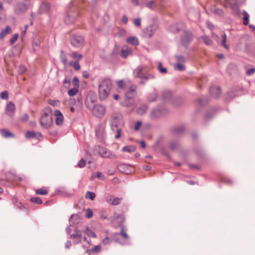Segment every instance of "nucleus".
Listing matches in <instances>:
<instances>
[{"instance_id": "1", "label": "nucleus", "mask_w": 255, "mask_h": 255, "mask_svg": "<svg viewBox=\"0 0 255 255\" xmlns=\"http://www.w3.org/2000/svg\"><path fill=\"white\" fill-rule=\"evenodd\" d=\"M110 125L113 131L117 132L115 138H119L121 136V128L124 126L122 116L119 114H113L110 120Z\"/></svg>"}, {"instance_id": "2", "label": "nucleus", "mask_w": 255, "mask_h": 255, "mask_svg": "<svg viewBox=\"0 0 255 255\" xmlns=\"http://www.w3.org/2000/svg\"><path fill=\"white\" fill-rule=\"evenodd\" d=\"M112 86V82L109 79H105L101 81L98 88L99 98L101 101H104L109 97Z\"/></svg>"}, {"instance_id": "3", "label": "nucleus", "mask_w": 255, "mask_h": 255, "mask_svg": "<svg viewBox=\"0 0 255 255\" xmlns=\"http://www.w3.org/2000/svg\"><path fill=\"white\" fill-rule=\"evenodd\" d=\"M137 86L135 85H132L130 86L129 89L125 94V99L121 103V105L125 107H129L133 104L132 99L136 95Z\"/></svg>"}, {"instance_id": "4", "label": "nucleus", "mask_w": 255, "mask_h": 255, "mask_svg": "<svg viewBox=\"0 0 255 255\" xmlns=\"http://www.w3.org/2000/svg\"><path fill=\"white\" fill-rule=\"evenodd\" d=\"M41 126L45 128H49L53 123V118L51 114L44 113L40 120Z\"/></svg>"}, {"instance_id": "5", "label": "nucleus", "mask_w": 255, "mask_h": 255, "mask_svg": "<svg viewBox=\"0 0 255 255\" xmlns=\"http://www.w3.org/2000/svg\"><path fill=\"white\" fill-rule=\"evenodd\" d=\"M93 114L96 117L99 118H102L106 113V108L105 106L98 104L95 105L92 109Z\"/></svg>"}, {"instance_id": "6", "label": "nucleus", "mask_w": 255, "mask_h": 255, "mask_svg": "<svg viewBox=\"0 0 255 255\" xmlns=\"http://www.w3.org/2000/svg\"><path fill=\"white\" fill-rule=\"evenodd\" d=\"M98 148V154L101 157L111 159H114L116 157L114 153L106 148L104 147H99Z\"/></svg>"}, {"instance_id": "7", "label": "nucleus", "mask_w": 255, "mask_h": 255, "mask_svg": "<svg viewBox=\"0 0 255 255\" xmlns=\"http://www.w3.org/2000/svg\"><path fill=\"white\" fill-rule=\"evenodd\" d=\"M30 4L24 2L17 3L14 7V12L17 14H21L24 13L29 7Z\"/></svg>"}, {"instance_id": "8", "label": "nucleus", "mask_w": 255, "mask_h": 255, "mask_svg": "<svg viewBox=\"0 0 255 255\" xmlns=\"http://www.w3.org/2000/svg\"><path fill=\"white\" fill-rule=\"evenodd\" d=\"M70 42L73 46L79 47L83 44L84 39L80 35H72L70 38Z\"/></svg>"}, {"instance_id": "9", "label": "nucleus", "mask_w": 255, "mask_h": 255, "mask_svg": "<svg viewBox=\"0 0 255 255\" xmlns=\"http://www.w3.org/2000/svg\"><path fill=\"white\" fill-rule=\"evenodd\" d=\"M110 220L113 224H115L117 226H122L124 222L123 215L118 213H115L113 216L111 217Z\"/></svg>"}, {"instance_id": "10", "label": "nucleus", "mask_w": 255, "mask_h": 255, "mask_svg": "<svg viewBox=\"0 0 255 255\" xmlns=\"http://www.w3.org/2000/svg\"><path fill=\"white\" fill-rule=\"evenodd\" d=\"M155 78V76L152 73H146L140 79L138 82L139 85H145L148 81L152 80Z\"/></svg>"}, {"instance_id": "11", "label": "nucleus", "mask_w": 255, "mask_h": 255, "mask_svg": "<svg viewBox=\"0 0 255 255\" xmlns=\"http://www.w3.org/2000/svg\"><path fill=\"white\" fill-rule=\"evenodd\" d=\"M70 238L74 240L73 243L74 244H78L80 243L82 239L81 231L78 229H75L74 233L71 235Z\"/></svg>"}, {"instance_id": "12", "label": "nucleus", "mask_w": 255, "mask_h": 255, "mask_svg": "<svg viewBox=\"0 0 255 255\" xmlns=\"http://www.w3.org/2000/svg\"><path fill=\"white\" fill-rule=\"evenodd\" d=\"M156 28L153 25L147 26L143 30V35L145 38L151 37L154 33Z\"/></svg>"}, {"instance_id": "13", "label": "nucleus", "mask_w": 255, "mask_h": 255, "mask_svg": "<svg viewBox=\"0 0 255 255\" xmlns=\"http://www.w3.org/2000/svg\"><path fill=\"white\" fill-rule=\"evenodd\" d=\"M212 36L222 46H223L224 47H225L226 49H229V47L226 44L227 36H226V34L225 33H224L222 35V40L221 41H219L220 37H219V36L217 34L213 33Z\"/></svg>"}, {"instance_id": "14", "label": "nucleus", "mask_w": 255, "mask_h": 255, "mask_svg": "<svg viewBox=\"0 0 255 255\" xmlns=\"http://www.w3.org/2000/svg\"><path fill=\"white\" fill-rule=\"evenodd\" d=\"M54 116L55 117V123L57 126H62L63 124L64 117L61 112L59 110L54 111Z\"/></svg>"}, {"instance_id": "15", "label": "nucleus", "mask_w": 255, "mask_h": 255, "mask_svg": "<svg viewBox=\"0 0 255 255\" xmlns=\"http://www.w3.org/2000/svg\"><path fill=\"white\" fill-rule=\"evenodd\" d=\"M118 168L120 172L125 174H129L132 171L131 167L125 163L119 164Z\"/></svg>"}, {"instance_id": "16", "label": "nucleus", "mask_w": 255, "mask_h": 255, "mask_svg": "<svg viewBox=\"0 0 255 255\" xmlns=\"http://www.w3.org/2000/svg\"><path fill=\"white\" fill-rule=\"evenodd\" d=\"M193 38V35L191 32L185 31L183 37L181 38V43L183 45L186 46L189 42L191 41Z\"/></svg>"}, {"instance_id": "17", "label": "nucleus", "mask_w": 255, "mask_h": 255, "mask_svg": "<svg viewBox=\"0 0 255 255\" xmlns=\"http://www.w3.org/2000/svg\"><path fill=\"white\" fill-rule=\"evenodd\" d=\"M144 71V67L142 66H138L133 71V76L135 78H139L140 79L141 77L143 75Z\"/></svg>"}, {"instance_id": "18", "label": "nucleus", "mask_w": 255, "mask_h": 255, "mask_svg": "<svg viewBox=\"0 0 255 255\" xmlns=\"http://www.w3.org/2000/svg\"><path fill=\"white\" fill-rule=\"evenodd\" d=\"M158 92L157 90L153 89V91L148 93L146 95V99L148 101L152 102L155 101L157 97Z\"/></svg>"}, {"instance_id": "19", "label": "nucleus", "mask_w": 255, "mask_h": 255, "mask_svg": "<svg viewBox=\"0 0 255 255\" xmlns=\"http://www.w3.org/2000/svg\"><path fill=\"white\" fill-rule=\"evenodd\" d=\"M107 202L112 205H118L120 204L121 202V198L118 197H114L112 196H109L106 199Z\"/></svg>"}, {"instance_id": "20", "label": "nucleus", "mask_w": 255, "mask_h": 255, "mask_svg": "<svg viewBox=\"0 0 255 255\" xmlns=\"http://www.w3.org/2000/svg\"><path fill=\"white\" fill-rule=\"evenodd\" d=\"M132 53L131 49L127 46L122 47L121 51V56L124 58H126L129 55Z\"/></svg>"}, {"instance_id": "21", "label": "nucleus", "mask_w": 255, "mask_h": 255, "mask_svg": "<svg viewBox=\"0 0 255 255\" xmlns=\"http://www.w3.org/2000/svg\"><path fill=\"white\" fill-rule=\"evenodd\" d=\"M81 221V218L77 214L72 215L69 219L70 226L76 225Z\"/></svg>"}, {"instance_id": "22", "label": "nucleus", "mask_w": 255, "mask_h": 255, "mask_svg": "<svg viewBox=\"0 0 255 255\" xmlns=\"http://www.w3.org/2000/svg\"><path fill=\"white\" fill-rule=\"evenodd\" d=\"M148 109V106L145 104H141L136 109V113L138 115H142L145 114Z\"/></svg>"}, {"instance_id": "23", "label": "nucleus", "mask_w": 255, "mask_h": 255, "mask_svg": "<svg viewBox=\"0 0 255 255\" xmlns=\"http://www.w3.org/2000/svg\"><path fill=\"white\" fill-rule=\"evenodd\" d=\"M25 136L26 138H36V137H40L42 136V134L40 132H38L36 133L33 131H28L26 132L25 134Z\"/></svg>"}, {"instance_id": "24", "label": "nucleus", "mask_w": 255, "mask_h": 255, "mask_svg": "<svg viewBox=\"0 0 255 255\" xmlns=\"http://www.w3.org/2000/svg\"><path fill=\"white\" fill-rule=\"evenodd\" d=\"M211 95L215 98H218L221 94V90L218 87H212L210 89Z\"/></svg>"}, {"instance_id": "25", "label": "nucleus", "mask_w": 255, "mask_h": 255, "mask_svg": "<svg viewBox=\"0 0 255 255\" xmlns=\"http://www.w3.org/2000/svg\"><path fill=\"white\" fill-rule=\"evenodd\" d=\"M0 133L4 138L13 137L14 136L12 132L6 129H1L0 130Z\"/></svg>"}, {"instance_id": "26", "label": "nucleus", "mask_w": 255, "mask_h": 255, "mask_svg": "<svg viewBox=\"0 0 255 255\" xmlns=\"http://www.w3.org/2000/svg\"><path fill=\"white\" fill-rule=\"evenodd\" d=\"M127 42L133 45H137L139 44L138 40L135 36H130L127 38Z\"/></svg>"}, {"instance_id": "27", "label": "nucleus", "mask_w": 255, "mask_h": 255, "mask_svg": "<svg viewBox=\"0 0 255 255\" xmlns=\"http://www.w3.org/2000/svg\"><path fill=\"white\" fill-rule=\"evenodd\" d=\"M161 115V112L159 109H155L152 110L150 114V118L155 119L159 117Z\"/></svg>"}, {"instance_id": "28", "label": "nucleus", "mask_w": 255, "mask_h": 255, "mask_svg": "<svg viewBox=\"0 0 255 255\" xmlns=\"http://www.w3.org/2000/svg\"><path fill=\"white\" fill-rule=\"evenodd\" d=\"M11 29L8 25L6 26L4 29H2L0 32V38H3L7 34L11 33Z\"/></svg>"}, {"instance_id": "29", "label": "nucleus", "mask_w": 255, "mask_h": 255, "mask_svg": "<svg viewBox=\"0 0 255 255\" xmlns=\"http://www.w3.org/2000/svg\"><path fill=\"white\" fill-rule=\"evenodd\" d=\"M49 9V4L47 2H43L40 6L39 12L40 13L47 11Z\"/></svg>"}, {"instance_id": "30", "label": "nucleus", "mask_w": 255, "mask_h": 255, "mask_svg": "<svg viewBox=\"0 0 255 255\" xmlns=\"http://www.w3.org/2000/svg\"><path fill=\"white\" fill-rule=\"evenodd\" d=\"M15 105L12 102H9L6 106V110L8 112H11L14 113L15 112Z\"/></svg>"}, {"instance_id": "31", "label": "nucleus", "mask_w": 255, "mask_h": 255, "mask_svg": "<svg viewBox=\"0 0 255 255\" xmlns=\"http://www.w3.org/2000/svg\"><path fill=\"white\" fill-rule=\"evenodd\" d=\"M136 149V148L133 145H128V146H124L123 149L122 151L124 152H132L135 151Z\"/></svg>"}, {"instance_id": "32", "label": "nucleus", "mask_w": 255, "mask_h": 255, "mask_svg": "<svg viewBox=\"0 0 255 255\" xmlns=\"http://www.w3.org/2000/svg\"><path fill=\"white\" fill-rule=\"evenodd\" d=\"M174 69L175 70L183 71L185 69V67L183 63H177L174 65Z\"/></svg>"}, {"instance_id": "33", "label": "nucleus", "mask_w": 255, "mask_h": 255, "mask_svg": "<svg viewBox=\"0 0 255 255\" xmlns=\"http://www.w3.org/2000/svg\"><path fill=\"white\" fill-rule=\"evenodd\" d=\"M243 13V15H244L243 23L245 25H247L249 24V16H250L249 14L246 10H244Z\"/></svg>"}, {"instance_id": "34", "label": "nucleus", "mask_w": 255, "mask_h": 255, "mask_svg": "<svg viewBox=\"0 0 255 255\" xmlns=\"http://www.w3.org/2000/svg\"><path fill=\"white\" fill-rule=\"evenodd\" d=\"M78 87L75 86L74 88L70 89L68 92V94L70 96H74L77 94L78 92Z\"/></svg>"}, {"instance_id": "35", "label": "nucleus", "mask_w": 255, "mask_h": 255, "mask_svg": "<svg viewBox=\"0 0 255 255\" xmlns=\"http://www.w3.org/2000/svg\"><path fill=\"white\" fill-rule=\"evenodd\" d=\"M119 234L121 235L125 240H128L129 239V237L128 235L126 233V231L125 230L124 226H122L121 227V231Z\"/></svg>"}, {"instance_id": "36", "label": "nucleus", "mask_w": 255, "mask_h": 255, "mask_svg": "<svg viewBox=\"0 0 255 255\" xmlns=\"http://www.w3.org/2000/svg\"><path fill=\"white\" fill-rule=\"evenodd\" d=\"M201 38L202 39L203 41L207 45H211L212 44V40L209 38V37L207 36H201Z\"/></svg>"}, {"instance_id": "37", "label": "nucleus", "mask_w": 255, "mask_h": 255, "mask_svg": "<svg viewBox=\"0 0 255 255\" xmlns=\"http://www.w3.org/2000/svg\"><path fill=\"white\" fill-rule=\"evenodd\" d=\"M86 233L88 236H91L93 238H96L97 237L96 234L88 226L86 227Z\"/></svg>"}, {"instance_id": "38", "label": "nucleus", "mask_w": 255, "mask_h": 255, "mask_svg": "<svg viewBox=\"0 0 255 255\" xmlns=\"http://www.w3.org/2000/svg\"><path fill=\"white\" fill-rule=\"evenodd\" d=\"M60 59H61V61L62 62V63L64 65H66L67 63V58H66V55L65 54L64 52L62 50L60 52Z\"/></svg>"}, {"instance_id": "39", "label": "nucleus", "mask_w": 255, "mask_h": 255, "mask_svg": "<svg viewBox=\"0 0 255 255\" xmlns=\"http://www.w3.org/2000/svg\"><path fill=\"white\" fill-rule=\"evenodd\" d=\"M172 93L169 90H165L163 92V98L164 99H168L171 97Z\"/></svg>"}, {"instance_id": "40", "label": "nucleus", "mask_w": 255, "mask_h": 255, "mask_svg": "<svg viewBox=\"0 0 255 255\" xmlns=\"http://www.w3.org/2000/svg\"><path fill=\"white\" fill-rule=\"evenodd\" d=\"M70 65L73 66L76 71H78L80 68V65L79 63V61H75V62H70Z\"/></svg>"}, {"instance_id": "41", "label": "nucleus", "mask_w": 255, "mask_h": 255, "mask_svg": "<svg viewBox=\"0 0 255 255\" xmlns=\"http://www.w3.org/2000/svg\"><path fill=\"white\" fill-rule=\"evenodd\" d=\"M71 56L73 58L75 59L76 61H79L83 57L82 55L81 54H78L76 52H74L72 53Z\"/></svg>"}, {"instance_id": "42", "label": "nucleus", "mask_w": 255, "mask_h": 255, "mask_svg": "<svg viewBox=\"0 0 255 255\" xmlns=\"http://www.w3.org/2000/svg\"><path fill=\"white\" fill-rule=\"evenodd\" d=\"M102 129H103L102 125L101 124L98 125L95 128L96 134L97 136L100 135Z\"/></svg>"}, {"instance_id": "43", "label": "nucleus", "mask_w": 255, "mask_h": 255, "mask_svg": "<svg viewBox=\"0 0 255 255\" xmlns=\"http://www.w3.org/2000/svg\"><path fill=\"white\" fill-rule=\"evenodd\" d=\"M85 197L87 198L90 199L91 200H93L95 198V194L93 192L88 191Z\"/></svg>"}, {"instance_id": "44", "label": "nucleus", "mask_w": 255, "mask_h": 255, "mask_svg": "<svg viewBox=\"0 0 255 255\" xmlns=\"http://www.w3.org/2000/svg\"><path fill=\"white\" fill-rule=\"evenodd\" d=\"M35 193L37 194L45 195L48 193L47 191L43 189H38L35 190Z\"/></svg>"}, {"instance_id": "45", "label": "nucleus", "mask_w": 255, "mask_h": 255, "mask_svg": "<svg viewBox=\"0 0 255 255\" xmlns=\"http://www.w3.org/2000/svg\"><path fill=\"white\" fill-rule=\"evenodd\" d=\"M157 68L159 72L161 73H165L167 72V69L165 68L162 67V63L159 62L158 64Z\"/></svg>"}, {"instance_id": "46", "label": "nucleus", "mask_w": 255, "mask_h": 255, "mask_svg": "<svg viewBox=\"0 0 255 255\" xmlns=\"http://www.w3.org/2000/svg\"><path fill=\"white\" fill-rule=\"evenodd\" d=\"M175 57L177 63H184L185 62V58L182 55H177Z\"/></svg>"}, {"instance_id": "47", "label": "nucleus", "mask_w": 255, "mask_h": 255, "mask_svg": "<svg viewBox=\"0 0 255 255\" xmlns=\"http://www.w3.org/2000/svg\"><path fill=\"white\" fill-rule=\"evenodd\" d=\"M30 201L32 202L39 204H41L42 203V200L39 197H32L30 199Z\"/></svg>"}, {"instance_id": "48", "label": "nucleus", "mask_w": 255, "mask_h": 255, "mask_svg": "<svg viewBox=\"0 0 255 255\" xmlns=\"http://www.w3.org/2000/svg\"><path fill=\"white\" fill-rule=\"evenodd\" d=\"M0 98L3 100H6L8 98V93L7 91H4L0 93Z\"/></svg>"}, {"instance_id": "49", "label": "nucleus", "mask_w": 255, "mask_h": 255, "mask_svg": "<svg viewBox=\"0 0 255 255\" xmlns=\"http://www.w3.org/2000/svg\"><path fill=\"white\" fill-rule=\"evenodd\" d=\"M18 37V34L16 33L14 34L12 38L9 40V43L10 45H12L14 43V42L16 41Z\"/></svg>"}, {"instance_id": "50", "label": "nucleus", "mask_w": 255, "mask_h": 255, "mask_svg": "<svg viewBox=\"0 0 255 255\" xmlns=\"http://www.w3.org/2000/svg\"><path fill=\"white\" fill-rule=\"evenodd\" d=\"M86 217L88 219L91 218L93 215V211L90 208L86 209Z\"/></svg>"}, {"instance_id": "51", "label": "nucleus", "mask_w": 255, "mask_h": 255, "mask_svg": "<svg viewBox=\"0 0 255 255\" xmlns=\"http://www.w3.org/2000/svg\"><path fill=\"white\" fill-rule=\"evenodd\" d=\"M101 251V247L99 245L95 246L94 248H92L90 252L94 253V252H99Z\"/></svg>"}, {"instance_id": "52", "label": "nucleus", "mask_w": 255, "mask_h": 255, "mask_svg": "<svg viewBox=\"0 0 255 255\" xmlns=\"http://www.w3.org/2000/svg\"><path fill=\"white\" fill-rule=\"evenodd\" d=\"M111 241L108 237H106L102 240V243L105 245H109L111 243Z\"/></svg>"}, {"instance_id": "53", "label": "nucleus", "mask_w": 255, "mask_h": 255, "mask_svg": "<svg viewBox=\"0 0 255 255\" xmlns=\"http://www.w3.org/2000/svg\"><path fill=\"white\" fill-rule=\"evenodd\" d=\"M86 165V161L84 159H81L78 162V166L80 168L84 167Z\"/></svg>"}, {"instance_id": "54", "label": "nucleus", "mask_w": 255, "mask_h": 255, "mask_svg": "<svg viewBox=\"0 0 255 255\" xmlns=\"http://www.w3.org/2000/svg\"><path fill=\"white\" fill-rule=\"evenodd\" d=\"M74 21V18L73 17H70V16L68 15L67 17L65 18V21L67 24L70 23Z\"/></svg>"}, {"instance_id": "55", "label": "nucleus", "mask_w": 255, "mask_h": 255, "mask_svg": "<svg viewBox=\"0 0 255 255\" xmlns=\"http://www.w3.org/2000/svg\"><path fill=\"white\" fill-rule=\"evenodd\" d=\"M117 85L120 88H124L125 86V83L123 80H119L117 82Z\"/></svg>"}, {"instance_id": "56", "label": "nucleus", "mask_w": 255, "mask_h": 255, "mask_svg": "<svg viewBox=\"0 0 255 255\" xmlns=\"http://www.w3.org/2000/svg\"><path fill=\"white\" fill-rule=\"evenodd\" d=\"M29 117L27 114H24L23 116L20 118V121L22 122H25L28 120Z\"/></svg>"}, {"instance_id": "57", "label": "nucleus", "mask_w": 255, "mask_h": 255, "mask_svg": "<svg viewBox=\"0 0 255 255\" xmlns=\"http://www.w3.org/2000/svg\"><path fill=\"white\" fill-rule=\"evenodd\" d=\"M26 68L23 65H20L18 68V73L20 74H22L25 72Z\"/></svg>"}, {"instance_id": "58", "label": "nucleus", "mask_w": 255, "mask_h": 255, "mask_svg": "<svg viewBox=\"0 0 255 255\" xmlns=\"http://www.w3.org/2000/svg\"><path fill=\"white\" fill-rule=\"evenodd\" d=\"M133 23L136 26H140V19L139 18H135L133 20Z\"/></svg>"}, {"instance_id": "59", "label": "nucleus", "mask_w": 255, "mask_h": 255, "mask_svg": "<svg viewBox=\"0 0 255 255\" xmlns=\"http://www.w3.org/2000/svg\"><path fill=\"white\" fill-rule=\"evenodd\" d=\"M72 82L75 86L79 87V80H78L77 77H74L73 79Z\"/></svg>"}, {"instance_id": "60", "label": "nucleus", "mask_w": 255, "mask_h": 255, "mask_svg": "<svg viewBox=\"0 0 255 255\" xmlns=\"http://www.w3.org/2000/svg\"><path fill=\"white\" fill-rule=\"evenodd\" d=\"M141 122L140 121H137L136 123H135V126H134V129L135 130H138L139 128L140 127V126H141Z\"/></svg>"}, {"instance_id": "61", "label": "nucleus", "mask_w": 255, "mask_h": 255, "mask_svg": "<svg viewBox=\"0 0 255 255\" xmlns=\"http://www.w3.org/2000/svg\"><path fill=\"white\" fill-rule=\"evenodd\" d=\"M95 176L101 180L104 179V175L100 172H96Z\"/></svg>"}, {"instance_id": "62", "label": "nucleus", "mask_w": 255, "mask_h": 255, "mask_svg": "<svg viewBox=\"0 0 255 255\" xmlns=\"http://www.w3.org/2000/svg\"><path fill=\"white\" fill-rule=\"evenodd\" d=\"M255 72V68H252L247 70V74L248 75H252Z\"/></svg>"}, {"instance_id": "63", "label": "nucleus", "mask_w": 255, "mask_h": 255, "mask_svg": "<svg viewBox=\"0 0 255 255\" xmlns=\"http://www.w3.org/2000/svg\"><path fill=\"white\" fill-rule=\"evenodd\" d=\"M100 217L103 220L106 219L107 217V214L104 211H102L100 212Z\"/></svg>"}, {"instance_id": "64", "label": "nucleus", "mask_w": 255, "mask_h": 255, "mask_svg": "<svg viewBox=\"0 0 255 255\" xmlns=\"http://www.w3.org/2000/svg\"><path fill=\"white\" fill-rule=\"evenodd\" d=\"M32 45L34 49H37V48H39V47L40 42L38 40L33 41L32 42Z\"/></svg>"}]
</instances>
